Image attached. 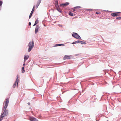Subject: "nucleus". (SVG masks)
Masks as SVG:
<instances>
[{
    "mask_svg": "<svg viewBox=\"0 0 121 121\" xmlns=\"http://www.w3.org/2000/svg\"><path fill=\"white\" fill-rule=\"evenodd\" d=\"M35 8V6H34L31 12H33Z\"/></svg>",
    "mask_w": 121,
    "mask_h": 121,
    "instance_id": "26",
    "label": "nucleus"
},
{
    "mask_svg": "<svg viewBox=\"0 0 121 121\" xmlns=\"http://www.w3.org/2000/svg\"><path fill=\"white\" fill-rule=\"evenodd\" d=\"M9 102V99H7L6 100L5 104V106L4 105V104H3V106H4L3 108V110L4 111L0 115L1 118H3L5 116H6L8 115V110L7 109H6L7 108V106L8 105Z\"/></svg>",
    "mask_w": 121,
    "mask_h": 121,
    "instance_id": "1",
    "label": "nucleus"
},
{
    "mask_svg": "<svg viewBox=\"0 0 121 121\" xmlns=\"http://www.w3.org/2000/svg\"><path fill=\"white\" fill-rule=\"evenodd\" d=\"M116 18L117 19H119V20H120L121 19V17H117Z\"/></svg>",
    "mask_w": 121,
    "mask_h": 121,
    "instance_id": "25",
    "label": "nucleus"
},
{
    "mask_svg": "<svg viewBox=\"0 0 121 121\" xmlns=\"http://www.w3.org/2000/svg\"><path fill=\"white\" fill-rule=\"evenodd\" d=\"M41 0H39L37 2V5L36 6L37 8L38 6L40 4L41 2Z\"/></svg>",
    "mask_w": 121,
    "mask_h": 121,
    "instance_id": "9",
    "label": "nucleus"
},
{
    "mask_svg": "<svg viewBox=\"0 0 121 121\" xmlns=\"http://www.w3.org/2000/svg\"><path fill=\"white\" fill-rule=\"evenodd\" d=\"M3 2L2 1L0 0V6H1Z\"/></svg>",
    "mask_w": 121,
    "mask_h": 121,
    "instance_id": "22",
    "label": "nucleus"
},
{
    "mask_svg": "<svg viewBox=\"0 0 121 121\" xmlns=\"http://www.w3.org/2000/svg\"><path fill=\"white\" fill-rule=\"evenodd\" d=\"M33 12H31V13L30 15L29 18H30L31 17L32 14Z\"/></svg>",
    "mask_w": 121,
    "mask_h": 121,
    "instance_id": "18",
    "label": "nucleus"
},
{
    "mask_svg": "<svg viewBox=\"0 0 121 121\" xmlns=\"http://www.w3.org/2000/svg\"><path fill=\"white\" fill-rule=\"evenodd\" d=\"M71 56L65 55L64 57V59H69L70 58Z\"/></svg>",
    "mask_w": 121,
    "mask_h": 121,
    "instance_id": "6",
    "label": "nucleus"
},
{
    "mask_svg": "<svg viewBox=\"0 0 121 121\" xmlns=\"http://www.w3.org/2000/svg\"><path fill=\"white\" fill-rule=\"evenodd\" d=\"M18 75H17V77L16 80V82L17 83V86L18 87Z\"/></svg>",
    "mask_w": 121,
    "mask_h": 121,
    "instance_id": "8",
    "label": "nucleus"
},
{
    "mask_svg": "<svg viewBox=\"0 0 121 121\" xmlns=\"http://www.w3.org/2000/svg\"><path fill=\"white\" fill-rule=\"evenodd\" d=\"M28 104H29V105H30V103H28Z\"/></svg>",
    "mask_w": 121,
    "mask_h": 121,
    "instance_id": "35",
    "label": "nucleus"
},
{
    "mask_svg": "<svg viewBox=\"0 0 121 121\" xmlns=\"http://www.w3.org/2000/svg\"><path fill=\"white\" fill-rule=\"evenodd\" d=\"M75 9L76 8H74V7L73 9V11H75Z\"/></svg>",
    "mask_w": 121,
    "mask_h": 121,
    "instance_id": "29",
    "label": "nucleus"
},
{
    "mask_svg": "<svg viewBox=\"0 0 121 121\" xmlns=\"http://www.w3.org/2000/svg\"><path fill=\"white\" fill-rule=\"evenodd\" d=\"M29 57V56L28 55L26 56L25 55L24 62H25L26 60L28 59Z\"/></svg>",
    "mask_w": 121,
    "mask_h": 121,
    "instance_id": "7",
    "label": "nucleus"
},
{
    "mask_svg": "<svg viewBox=\"0 0 121 121\" xmlns=\"http://www.w3.org/2000/svg\"><path fill=\"white\" fill-rule=\"evenodd\" d=\"M16 86V82H15L14 84L13 85V87L14 88H15Z\"/></svg>",
    "mask_w": 121,
    "mask_h": 121,
    "instance_id": "20",
    "label": "nucleus"
},
{
    "mask_svg": "<svg viewBox=\"0 0 121 121\" xmlns=\"http://www.w3.org/2000/svg\"><path fill=\"white\" fill-rule=\"evenodd\" d=\"M28 46L29 47L28 52H30L34 46V42L33 39H32L31 41H30L29 42L28 45Z\"/></svg>",
    "mask_w": 121,
    "mask_h": 121,
    "instance_id": "2",
    "label": "nucleus"
},
{
    "mask_svg": "<svg viewBox=\"0 0 121 121\" xmlns=\"http://www.w3.org/2000/svg\"><path fill=\"white\" fill-rule=\"evenodd\" d=\"M31 25V23L30 22H29V25L30 26Z\"/></svg>",
    "mask_w": 121,
    "mask_h": 121,
    "instance_id": "28",
    "label": "nucleus"
},
{
    "mask_svg": "<svg viewBox=\"0 0 121 121\" xmlns=\"http://www.w3.org/2000/svg\"><path fill=\"white\" fill-rule=\"evenodd\" d=\"M81 7H80L79 6L74 7V8H76V9H79V8H81Z\"/></svg>",
    "mask_w": 121,
    "mask_h": 121,
    "instance_id": "24",
    "label": "nucleus"
},
{
    "mask_svg": "<svg viewBox=\"0 0 121 121\" xmlns=\"http://www.w3.org/2000/svg\"><path fill=\"white\" fill-rule=\"evenodd\" d=\"M80 43L82 44H86V43L85 42H84L83 41H80Z\"/></svg>",
    "mask_w": 121,
    "mask_h": 121,
    "instance_id": "17",
    "label": "nucleus"
},
{
    "mask_svg": "<svg viewBox=\"0 0 121 121\" xmlns=\"http://www.w3.org/2000/svg\"><path fill=\"white\" fill-rule=\"evenodd\" d=\"M58 4V2L57 0L55 1V4Z\"/></svg>",
    "mask_w": 121,
    "mask_h": 121,
    "instance_id": "21",
    "label": "nucleus"
},
{
    "mask_svg": "<svg viewBox=\"0 0 121 121\" xmlns=\"http://www.w3.org/2000/svg\"><path fill=\"white\" fill-rule=\"evenodd\" d=\"M44 26H45V25H44Z\"/></svg>",
    "mask_w": 121,
    "mask_h": 121,
    "instance_id": "37",
    "label": "nucleus"
},
{
    "mask_svg": "<svg viewBox=\"0 0 121 121\" xmlns=\"http://www.w3.org/2000/svg\"><path fill=\"white\" fill-rule=\"evenodd\" d=\"M61 45L64 46V44H56L55 45V46H56V47H57V46H60Z\"/></svg>",
    "mask_w": 121,
    "mask_h": 121,
    "instance_id": "13",
    "label": "nucleus"
},
{
    "mask_svg": "<svg viewBox=\"0 0 121 121\" xmlns=\"http://www.w3.org/2000/svg\"><path fill=\"white\" fill-rule=\"evenodd\" d=\"M92 9H87V10H90V11H91L92 10Z\"/></svg>",
    "mask_w": 121,
    "mask_h": 121,
    "instance_id": "30",
    "label": "nucleus"
},
{
    "mask_svg": "<svg viewBox=\"0 0 121 121\" xmlns=\"http://www.w3.org/2000/svg\"><path fill=\"white\" fill-rule=\"evenodd\" d=\"M29 120L30 121H38V120L33 117H29Z\"/></svg>",
    "mask_w": 121,
    "mask_h": 121,
    "instance_id": "4",
    "label": "nucleus"
},
{
    "mask_svg": "<svg viewBox=\"0 0 121 121\" xmlns=\"http://www.w3.org/2000/svg\"><path fill=\"white\" fill-rule=\"evenodd\" d=\"M69 14L71 16H74L75 15V14L72 13L70 11L69 12Z\"/></svg>",
    "mask_w": 121,
    "mask_h": 121,
    "instance_id": "10",
    "label": "nucleus"
},
{
    "mask_svg": "<svg viewBox=\"0 0 121 121\" xmlns=\"http://www.w3.org/2000/svg\"><path fill=\"white\" fill-rule=\"evenodd\" d=\"M111 15L113 17L116 16H118L119 15L116 13H111Z\"/></svg>",
    "mask_w": 121,
    "mask_h": 121,
    "instance_id": "11",
    "label": "nucleus"
},
{
    "mask_svg": "<svg viewBox=\"0 0 121 121\" xmlns=\"http://www.w3.org/2000/svg\"><path fill=\"white\" fill-rule=\"evenodd\" d=\"M69 4V2H66L65 3L62 4V5L63 6H66L68 5Z\"/></svg>",
    "mask_w": 121,
    "mask_h": 121,
    "instance_id": "14",
    "label": "nucleus"
},
{
    "mask_svg": "<svg viewBox=\"0 0 121 121\" xmlns=\"http://www.w3.org/2000/svg\"><path fill=\"white\" fill-rule=\"evenodd\" d=\"M100 13V12H96V14H99Z\"/></svg>",
    "mask_w": 121,
    "mask_h": 121,
    "instance_id": "27",
    "label": "nucleus"
},
{
    "mask_svg": "<svg viewBox=\"0 0 121 121\" xmlns=\"http://www.w3.org/2000/svg\"><path fill=\"white\" fill-rule=\"evenodd\" d=\"M2 118H1V117L0 118V121L2 120Z\"/></svg>",
    "mask_w": 121,
    "mask_h": 121,
    "instance_id": "31",
    "label": "nucleus"
},
{
    "mask_svg": "<svg viewBox=\"0 0 121 121\" xmlns=\"http://www.w3.org/2000/svg\"><path fill=\"white\" fill-rule=\"evenodd\" d=\"M22 73H23L25 71V70H24V67H22Z\"/></svg>",
    "mask_w": 121,
    "mask_h": 121,
    "instance_id": "19",
    "label": "nucleus"
},
{
    "mask_svg": "<svg viewBox=\"0 0 121 121\" xmlns=\"http://www.w3.org/2000/svg\"><path fill=\"white\" fill-rule=\"evenodd\" d=\"M56 9L59 12H60V13H61L62 11L59 8H57Z\"/></svg>",
    "mask_w": 121,
    "mask_h": 121,
    "instance_id": "16",
    "label": "nucleus"
},
{
    "mask_svg": "<svg viewBox=\"0 0 121 121\" xmlns=\"http://www.w3.org/2000/svg\"><path fill=\"white\" fill-rule=\"evenodd\" d=\"M72 35L73 37L77 39H81V38L80 36L77 33L73 32Z\"/></svg>",
    "mask_w": 121,
    "mask_h": 121,
    "instance_id": "3",
    "label": "nucleus"
},
{
    "mask_svg": "<svg viewBox=\"0 0 121 121\" xmlns=\"http://www.w3.org/2000/svg\"><path fill=\"white\" fill-rule=\"evenodd\" d=\"M55 6L57 8H59V6L58 5V4H55Z\"/></svg>",
    "mask_w": 121,
    "mask_h": 121,
    "instance_id": "23",
    "label": "nucleus"
},
{
    "mask_svg": "<svg viewBox=\"0 0 121 121\" xmlns=\"http://www.w3.org/2000/svg\"><path fill=\"white\" fill-rule=\"evenodd\" d=\"M40 28V27L39 25H36L35 30V34H36L38 32V30Z\"/></svg>",
    "mask_w": 121,
    "mask_h": 121,
    "instance_id": "5",
    "label": "nucleus"
},
{
    "mask_svg": "<svg viewBox=\"0 0 121 121\" xmlns=\"http://www.w3.org/2000/svg\"><path fill=\"white\" fill-rule=\"evenodd\" d=\"M61 90H62V89H61Z\"/></svg>",
    "mask_w": 121,
    "mask_h": 121,
    "instance_id": "36",
    "label": "nucleus"
},
{
    "mask_svg": "<svg viewBox=\"0 0 121 121\" xmlns=\"http://www.w3.org/2000/svg\"><path fill=\"white\" fill-rule=\"evenodd\" d=\"M80 40H78V41H75L74 42H73L72 43V44H76V43H80Z\"/></svg>",
    "mask_w": 121,
    "mask_h": 121,
    "instance_id": "12",
    "label": "nucleus"
},
{
    "mask_svg": "<svg viewBox=\"0 0 121 121\" xmlns=\"http://www.w3.org/2000/svg\"><path fill=\"white\" fill-rule=\"evenodd\" d=\"M38 19H36V21H35V23L34 25L33 26H35L37 23H38Z\"/></svg>",
    "mask_w": 121,
    "mask_h": 121,
    "instance_id": "15",
    "label": "nucleus"
},
{
    "mask_svg": "<svg viewBox=\"0 0 121 121\" xmlns=\"http://www.w3.org/2000/svg\"><path fill=\"white\" fill-rule=\"evenodd\" d=\"M25 65H26V64L25 63H24L23 65V66H25Z\"/></svg>",
    "mask_w": 121,
    "mask_h": 121,
    "instance_id": "33",
    "label": "nucleus"
},
{
    "mask_svg": "<svg viewBox=\"0 0 121 121\" xmlns=\"http://www.w3.org/2000/svg\"><path fill=\"white\" fill-rule=\"evenodd\" d=\"M121 13V12H116V13Z\"/></svg>",
    "mask_w": 121,
    "mask_h": 121,
    "instance_id": "32",
    "label": "nucleus"
},
{
    "mask_svg": "<svg viewBox=\"0 0 121 121\" xmlns=\"http://www.w3.org/2000/svg\"><path fill=\"white\" fill-rule=\"evenodd\" d=\"M1 7H0V10H1Z\"/></svg>",
    "mask_w": 121,
    "mask_h": 121,
    "instance_id": "34",
    "label": "nucleus"
}]
</instances>
